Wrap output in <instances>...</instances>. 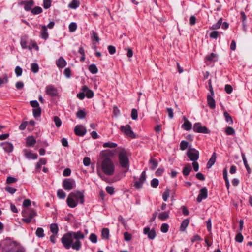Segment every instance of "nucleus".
I'll return each instance as SVG.
<instances>
[{
  "mask_svg": "<svg viewBox=\"0 0 252 252\" xmlns=\"http://www.w3.org/2000/svg\"><path fill=\"white\" fill-rule=\"evenodd\" d=\"M101 168L103 172L107 176H112L115 172V165L112 159L102 160Z\"/></svg>",
  "mask_w": 252,
  "mask_h": 252,
  "instance_id": "obj_1",
  "label": "nucleus"
},
{
  "mask_svg": "<svg viewBox=\"0 0 252 252\" xmlns=\"http://www.w3.org/2000/svg\"><path fill=\"white\" fill-rule=\"evenodd\" d=\"M119 162L121 166L123 168L128 169L129 167V161L127 151L122 149L118 155Z\"/></svg>",
  "mask_w": 252,
  "mask_h": 252,
  "instance_id": "obj_2",
  "label": "nucleus"
},
{
  "mask_svg": "<svg viewBox=\"0 0 252 252\" xmlns=\"http://www.w3.org/2000/svg\"><path fill=\"white\" fill-rule=\"evenodd\" d=\"M23 248L19 246L16 242L6 240L3 248V252H19Z\"/></svg>",
  "mask_w": 252,
  "mask_h": 252,
  "instance_id": "obj_3",
  "label": "nucleus"
},
{
  "mask_svg": "<svg viewBox=\"0 0 252 252\" xmlns=\"http://www.w3.org/2000/svg\"><path fill=\"white\" fill-rule=\"evenodd\" d=\"M73 239L76 241L72 245V249L76 251H79L81 247V242L80 240L84 239L85 236L81 231L70 232Z\"/></svg>",
  "mask_w": 252,
  "mask_h": 252,
  "instance_id": "obj_4",
  "label": "nucleus"
},
{
  "mask_svg": "<svg viewBox=\"0 0 252 252\" xmlns=\"http://www.w3.org/2000/svg\"><path fill=\"white\" fill-rule=\"evenodd\" d=\"M61 242L65 249H69L70 247L72 248L73 238L70 232L63 235L61 238Z\"/></svg>",
  "mask_w": 252,
  "mask_h": 252,
  "instance_id": "obj_5",
  "label": "nucleus"
},
{
  "mask_svg": "<svg viewBox=\"0 0 252 252\" xmlns=\"http://www.w3.org/2000/svg\"><path fill=\"white\" fill-rule=\"evenodd\" d=\"M116 154L117 150L116 149H107L102 151L100 153V156L102 158V160L111 159V158L116 155Z\"/></svg>",
  "mask_w": 252,
  "mask_h": 252,
  "instance_id": "obj_6",
  "label": "nucleus"
},
{
  "mask_svg": "<svg viewBox=\"0 0 252 252\" xmlns=\"http://www.w3.org/2000/svg\"><path fill=\"white\" fill-rule=\"evenodd\" d=\"M146 175L145 171H143L140 178L137 180L135 177H134V186L137 189H140L142 188L143 184L146 180Z\"/></svg>",
  "mask_w": 252,
  "mask_h": 252,
  "instance_id": "obj_7",
  "label": "nucleus"
},
{
  "mask_svg": "<svg viewBox=\"0 0 252 252\" xmlns=\"http://www.w3.org/2000/svg\"><path fill=\"white\" fill-rule=\"evenodd\" d=\"M187 155L191 161H195L199 158V153L195 149L189 147Z\"/></svg>",
  "mask_w": 252,
  "mask_h": 252,
  "instance_id": "obj_8",
  "label": "nucleus"
},
{
  "mask_svg": "<svg viewBox=\"0 0 252 252\" xmlns=\"http://www.w3.org/2000/svg\"><path fill=\"white\" fill-rule=\"evenodd\" d=\"M75 182L71 178L65 179L63 182V187L66 190H71L75 187Z\"/></svg>",
  "mask_w": 252,
  "mask_h": 252,
  "instance_id": "obj_9",
  "label": "nucleus"
},
{
  "mask_svg": "<svg viewBox=\"0 0 252 252\" xmlns=\"http://www.w3.org/2000/svg\"><path fill=\"white\" fill-rule=\"evenodd\" d=\"M70 196H72L74 198V199L76 200V202H77V203H79L83 204L84 203L85 200L84 191H76L72 192L70 193Z\"/></svg>",
  "mask_w": 252,
  "mask_h": 252,
  "instance_id": "obj_10",
  "label": "nucleus"
},
{
  "mask_svg": "<svg viewBox=\"0 0 252 252\" xmlns=\"http://www.w3.org/2000/svg\"><path fill=\"white\" fill-rule=\"evenodd\" d=\"M193 130L194 132L204 134H208L210 131L206 127L201 126L200 123H196L194 124Z\"/></svg>",
  "mask_w": 252,
  "mask_h": 252,
  "instance_id": "obj_11",
  "label": "nucleus"
},
{
  "mask_svg": "<svg viewBox=\"0 0 252 252\" xmlns=\"http://www.w3.org/2000/svg\"><path fill=\"white\" fill-rule=\"evenodd\" d=\"M120 129L126 135L130 137L131 138H135L136 135L132 130L130 126L129 125H126V126H122L120 127Z\"/></svg>",
  "mask_w": 252,
  "mask_h": 252,
  "instance_id": "obj_12",
  "label": "nucleus"
},
{
  "mask_svg": "<svg viewBox=\"0 0 252 252\" xmlns=\"http://www.w3.org/2000/svg\"><path fill=\"white\" fill-rule=\"evenodd\" d=\"M46 93L50 96H56L58 94L57 89L53 85H50L46 87Z\"/></svg>",
  "mask_w": 252,
  "mask_h": 252,
  "instance_id": "obj_13",
  "label": "nucleus"
},
{
  "mask_svg": "<svg viewBox=\"0 0 252 252\" xmlns=\"http://www.w3.org/2000/svg\"><path fill=\"white\" fill-rule=\"evenodd\" d=\"M208 196V190L206 187L202 188L199 191V194L197 196V201L201 202L203 199L207 198Z\"/></svg>",
  "mask_w": 252,
  "mask_h": 252,
  "instance_id": "obj_14",
  "label": "nucleus"
},
{
  "mask_svg": "<svg viewBox=\"0 0 252 252\" xmlns=\"http://www.w3.org/2000/svg\"><path fill=\"white\" fill-rule=\"evenodd\" d=\"M75 134L79 136H83L86 133V128L82 125H77L74 128Z\"/></svg>",
  "mask_w": 252,
  "mask_h": 252,
  "instance_id": "obj_15",
  "label": "nucleus"
},
{
  "mask_svg": "<svg viewBox=\"0 0 252 252\" xmlns=\"http://www.w3.org/2000/svg\"><path fill=\"white\" fill-rule=\"evenodd\" d=\"M143 232L148 235V237L150 239H154L156 236L155 230L154 229L150 230V228L148 227L144 228Z\"/></svg>",
  "mask_w": 252,
  "mask_h": 252,
  "instance_id": "obj_16",
  "label": "nucleus"
},
{
  "mask_svg": "<svg viewBox=\"0 0 252 252\" xmlns=\"http://www.w3.org/2000/svg\"><path fill=\"white\" fill-rule=\"evenodd\" d=\"M35 215L36 212L33 209H27L22 212L23 217H28L32 219Z\"/></svg>",
  "mask_w": 252,
  "mask_h": 252,
  "instance_id": "obj_17",
  "label": "nucleus"
},
{
  "mask_svg": "<svg viewBox=\"0 0 252 252\" xmlns=\"http://www.w3.org/2000/svg\"><path fill=\"white\" fill-rule=\"evenodd\" d=\"M21 4L24 5V9L26 11H29L32 10V7L33 6L34 2L32 0H24L21 2Z\"/></svg>",
  "mask_w": 252,
  "mask_h": 252,
  "instance_id": "obj_18",
  "label": "nucleus"
},
{
  "mask_svg": "<svg viewBox=\"0 0 252 252\" xmlns=\"http://www.w3.org/2000/svg\"><path fill=\"white\" fill-rule=\"evenodd\" d=\"M23 152L27 158L35 159L37 158L38 156L37 154L32 153L27 149H24Z\"/></svg>",
  "mask_w": 252,
  "mask_h": 252,
  "instance_id": "obj_19",
  "label": "nucleus"
},
{
  "mask_svg": "<svg viewBox=\"0 0 252 252\" xmlns=\"http://www.w3.org/2000/svg\"><path fill=\"white\" fill-rule=\"evenodd\" d=\"M66 203L67 205L70 208H74L77 205V202L74 200V198L69 194L67 199Z\"/></svg>",
  "mask_w": 252,
  "mask_h": 252,
  "instance_id": "obj_20",
  "label": "nucleus"
},
{
  "mask_svg": "<svg viewBox=\"0 0 252 252\" xmlns=\"http://www.w3.org/2000/svg\"><path fill=\"white\" fill-rule=\"evenodd\" d=\"M83 92H85V95L88 98H91L94 96V94L92 90L89 89L87 86H83L82 89Z\"/></svg>",
  "mask_w": 252,
  "mask_h": 252,
  "instance_id": "obj_21",
  "label": "nucleus"
},
{
  "mask_svg": "<svg viewBox=\"0 0 252 252\" xmlns=\"http://www.w3.org/2000/svg\"><path fill=\"white\" fill-rule=\"evenodd\" d=\"M3 147V150L7 153H10L13 151V146L9 142H3L1 144Z\"/></svg>",
  "mask_w": 252,
  "mask_h": 252,
  "instance_id": "obj_22",
  "label": "nucleus"
},
{
  "mask_svg": "<svg viewBox=\"0 0 252 252\" xmlns=\"http://www.w3.org/2000/svg\"><path fill=\"white\" fill-rule=\"evenodd\" d=\"M26 142L27 146L32 147L35 144L36 141L33 136H29L26 138Z\"/></svg>",
  "mask_w": 252,
  "mask_h": 252,
  "instance_id": "obj_23",
  "label": "nucleus"
},
{
  "mask_svg": "<svg viewBox=\"0 0 252 252\" xmlns=\"http://www.w3.org/2000/svg\"><path fill=\"white\" fill-rule=\"evenodd\" d=\"M183 119L184 120V123L182 125V128L188 131L190 130L192 128V125L191 123L188 120L185 116L183 117Z\"/></svg>",
  "mask_w": 252,
  "mask_h": 252,
  "instance_id": "obj_24",
  "label": "nucleus"
},
{
  "mask_svg": "<svg viewBox=\"0 0 252 252\" xmlns=\"http://www.w3.org/2000/svg\"><path fill=\"white\" fill-rule=\"evenodd\" d=\"M217 158L216 153H213L211 158L209 160L207 164V168H210L215 163Z\"/></svg>",
  "mask_w": 252,
  "mask_h": 252,
  "instance_id": "obj_25",
  "label": "nucleus"
},
{
  "mask_svg": "<svg viewBox=\"0 0 252 252\" xmlns=\"http://www.w3.org/2000/svg\"><path fill=\"white\" fill-rule=\"evenodd\" d=\"M207 99L208 106L210 108L214 109L216 107V103L214 99L211 95H207Z\"/></svg>",
  "mask_w": 252,
  "mask_h": 252,
  "instance_id": "obj_26",
  "label": "nucleus"
},
{
  "mask_svg": "<svg viewBox=\"0 0 252 252\" xmlns=\"http://www.w3.org/2000/svg\"><path fill=\"white\" fill-rule=\"evenodd\" d=\"M217 60V55L213 53H211L209 55L207 56L205 59V62L208 61L210 62H215Z\"/></svg>",
  "mask_w": 252,
  "mask_h": 252,
  "instance_id": "obj_27",
  "label": "nucleus"
},
{
  "mask_svg": "<svg viewBox=\"0 0 252 252\" xmlns=\"http://www.w3.org/2000/svg\"><path fill=\"white\" fill-rule=\"evenodd\" d=\"M189 221L190 220L189 219H186L182 221L180 227V230L181 231L184 232L185 231L186 228L189 225Z\"/></svg>",
  "mask_w": 252,
  "mask_h": 252,
  "instance_id": "obj_28",
  "label": "nucleus"
},
{
  "mask_svg": "<svg viewBox=\"0 0 252 252\" xmlns=\"http://www.w3.org/2000/svg\"><path fill=\"white\" fill-rule=\"evenodd\" d=\"M40 36L42 38L45 40H46L48 38L47 27L45 25L42 26Z\"/></svg>",
  "mask_w": 252,
  "mask_h": 252,
  "instance_id": "obj_29",
  "label": "nucleus"
},
{
  "mask_svg": "<svg viewBox=\"0 0 252 252\" xmlns=\"http://www.w3.org/2000/svg\"><path fill=\"white\" fill-rule=\"evenodd\" d=\"M66 62L62 57H60L56 61V65L59 68H63L66 65Z\"/></svg>",
  "mask_w": 252,
  "mask_h": 252,
  "instance_id": "obj_30",
  "label": "nucleus"
},
{
  "mask_svg": "<svg viewBox=\"0 0 252 252\" xmlns=\"http://www.w3.org/2000/svg\"><path fill=\"white\" fill-rule=\"evenodd\" d=\"M159 220H164L169 218V211H165L160 213L158 216Z\"/></svg>",
  "mask_w": 252,
  "mask_h": 252,
  "instance_id": "obj_31",
  "label": "nucleus"
},
{
  "mask_svg": "<svg viewBox=\"0 0 252 252\" xmlns=\"http://www.w3.org/2000/svg\"><path fill=\"white\" fill-rule=\"evenodd\" d=\"M191 171V167L189 164H187L183 169V174L184 176H187Z\"/></svg>",
  "mask_w": 252,
  "mask_h": 252,
  "instance_id": "obj_32",
  "label": "nucleus"
},
{
  "mask_svg": "<svg viewBox=\"0 0 252 252\" xmlns=\"http://www.w3.org/2000/svg\"><path fill=\"white\" fill-rule=\"evenodd\" d=\"M79 1L78 0H72L69 4L68 7L71 9H76L79 7Z\"/></svg>",
  "mask_w": 252,
  "mask_h": 252,
  "instance_id": "obj_33",
  "label": "nucleus"
},
{
  "mask_svg": "<svg viewBox=\"0 0 252 252\" xmlns=\"http://www.w3.org/2000/svg\"><path fill=\"white\" fill-rule=\"evenodd\" d=\"M50 231L53 234H57L59 231V228L57 224L52 223L50 225Z\"/></svg>",
  "mask_w": 252,
  "mask_h": 252,
  "instance_id": "obj_34",
  "label": "nucleus"
},
{
  "mask_svg": "<svg viewBox=\"0 0 252 252\" xmlns=\"http://www.w3.org/2000/svg\"><path fill=\"white\" fill-rule=\"evenodd\" d=\"M101 236L103 239H108L109 238V230L108 228H103L101 232Z\"/></svg>",
  "mask_w": 252,
  "mask_h": 252,
  "instance_id": "obj_35",
  "label": "nucleus"
},
{
  "mask_svg": "<svg viewBox=\"0 0 252 252\" xmlns=\"http://www.w3.org/2000/svg\"><path fill=\"white\" fill-rule=\"evenodd\" d=\"M33 115L35 118L40 116L41 113V109L40 107L34 108L32 110Z\"/></svg>",
  "mask_w": 252,
  "mask_h": 252,
  "instance_id": "obj_36",
  "label": "nucleus"
},
{
  "mask_svg": "<svg viewBox=\"0 0 252 252\" xmlns=\"http://www.w3.org/2000/svg\"><path fill=\"white\" fill-rule=\"evenodd\" d=\"M117 146V144L112 142H105L103 144L104 148H114Z\"/></svg>",
  "mask_w": 252,
  "mask_h": 252,
  "instance_id": "obj_37",
  "label": "nucleus"
},
{
  "mask_svg": "<svg viewBox=\"0 0 252 252\" xmlns=\"http://www.w3.org/2000/svg\"><path fill=\"white\" fill-rule=\"evenodd\" d=\"M224 116L225 117V121L227 123H229L230 124H233V119L231 116L229 114V113L225 111L224 112Z\"/></svg>",
  "mask_w": 252,
  "mask_h": 252,
  "instance_id": "obj_38",
  "label": "nucleus"
},
{
  "mask_svg": "<svg viewBox=\"0 0 252 252\" xmlns=\"http://www.w3.org/2000/svg\"><path fill=\"white\" fill-rule=\"evenodd\" d=\"M222 22V19L220 18L216 24H214L212 26L211 29L213 30H216L219 29L221 26Z\"/></svg>",
  "mask_w": 252,
  "mask_h": 252,
  "instance_id": "obj_39",
  "label": "nucleus"
},
{
  "mask_svg": "<svg viewBox=\"0 0 252 252\" xmlns=\"http://www.w3.org/2000/svg\"><path fill=\"white\" fill-rule=\"evenodd\" d=\"M89 70L92 74H96L98 72V69L94 64H92L89 66Z\"/></svg>",
  "mask_w": 252,
  "mask_h": 252,
  "instance_id": "obj_40",
  "label": "nucleus"
},
{
  "mask_svg": "<svg viewBox=\"0 0 252 252\" xmlns=\"http://www.w3.org/2000/svg\"><path fill=\"white\" fill-rule=\"evenodd\" d=\"M31 11L33 14L37 15L42 12V9L39 6H36L32 9Z\"/></svg>",
  "mask_w": 252,
  "mask_h": 252,
  "instance_id": "obj_41",
  "label": "nucleus"
},
{
  "mask_svg": "<svg viewBox=\"0 0 252 252\" xmlns=\"http://www.w3.org/2000/svg\"><path fill=\"white\" fill-rule=\"evenodd\" d=\"M39 66L37 63H34L31 64V71L34 73H36L38 72Z\"/></svg>",
  "mask_w": 252,
  "mask_h": 252,
  "instance_id": "obj_42",
  "label": "nucleus"
},
{
  "mask_svg": "<svg viewBox=\"0 0 252 252\" xmlns=\"http://www.w3.org/2000/svg\"><path fill=\"white\" fill-rule=\"evenodd\" d=\"M36 235L39 238L44 236V230L42 228L38 227L36 231Z\"/></svg>",
  "mask_w": 252,
  "mask_h": 252,
  "instance_id": "obj_43",
  "label": "nucleus"
},
{
  "mask_svg": "<svg viewBox=\"0 0 252 252\" xmlns=\"http://www.w3.org/2000/svg\"><path fill=\"white\" fill-rule=\"evenodd\" d=\"M225 132L226 135H232L234 134L235 130L232 127L228 126L225 128Z\"/></svg>",
  "mask_w": 252,
  "mask_h": 252,
  "instance_id": "obj_44",
  "label": "nucleus"
},
{
  "mask_svg": "<svg viewBox=\"0 0 252 252\" xmlns=\"http://www.w3.org/2000/svg\"><path fill=\"white\" fill-rule=\"evenodd\" d=\"M149 163L152 165V166L151 168L152 170H154L158 166V163L157 160L152 158L150 159Z\"/></svg>",
  "mask_w": 252,
  "mask_h": 252,
  "instance_id": "obj_45",
  "label": "nucleus"
},
{
  "mask_svg": "<svg viewBox=\"0 0 252 252\" xmlns=\"http://www.w3.org/2000/svg\"><path fill=\"white\" fill-rule=\"evenodd\" d=\"M76 116L79 119H84L86 117L85 112L82 110H79L76 113Z\"/></svg>",
  "mask_w": 252,
  "mask_h": 252,
  "instance_id": "obj_46",
  "label": "nucleus"
},
{
  "mask_svg": "<svg viewBox=\"0 0 252 252\" xmlns=\"http://www.w3.org/2000/svg\"><path fill=\"white\" fill-rule=\"evenodd\" d=\"M189 145V143L185 140H183L181 142L180 145V148L181 150H185L186 149Z\"/></svg>",
  "mask_w": 252,
  "mask_h": 252,
  "instance_id": "obj_47",
  "label": "nucleus"
},
{
  "mask_svg": "<svg viewBox=\"0 0 252 252\" xmlns=\"http://www.w3.org/2000/svg\"><path fill=\"white\" fill-rule=\"evenodd\" d=\"M57 196L60 199H63L65 198L66 194L62 189H59L57 191Z\"/></svg>",
  "mask_w": 252,
  "mask_h": 252,
  "instance_id": "obj_48",
  "label": "nucleus"
},
{
  "mask_svg": "<svg viewBox=\"0 0 252 252\" xmlns=\"http://www.w3.org/2000/svg\"><path fill=\"white\" fill-rule=\"evenodd\" d=\"M170 190L169 189H166L162 195V198L164 201H166L169 196Z\"/></svg>",
  "mask_w": 252,
  "mask_h": 252,
  "instance_id": "obj_49",
  "label": "nucleus"
},
{
  "mask_svg": "<svg viewBox=\"0 0 252 252\" xmlns=\"http://www.w3.org/2000/svg\"><path fill=\"white\" fill-rule=\"evenodd\" d=\"M53 120L55 123L56 126L57 127H59L62 124V121L60 118L58 116H54L53 117Z\"/></svg>",
  "mask_w": 252,
  "mask_h": 252,
  "instance_id": "obj_50",
  "label": "nucleus"
},
{
  "mask_svg": "<svg viewBox=\"0 0 252 252\" xmlns=\"http://www.w3.org/2000/svg\"><path fill=\"white\" fill-rule=\"evenodd\" d=\"M91 38L93 41L94 40L96 42H97V43H98L99 42L100 39L98 37V35L97 33L94 31L92 32V34Z\"/></svg>",
  "mask_w": 252,
  "mask_h": 252,
  "instance_id": "obj_51",
  "label": "nucleus"
},
{
  "mask_svg": "<svg viewBox=\"0 0 252 252\" xmlns=\"http://www.w3.org/2000/svg\"><path fill=\"white\" fill-rule=\"evenodd\" d=\"M89 239L93 243H96L97 242V237L94 233L90 234Z\"/></svg>",
  "mask_w": 252,
  "mask_h": 252,
  "instance_id": "obj_52",
  "label": "nucleus"
},
{
  "mask_svg": "<svg viewBox=\"0 0 252 252\" xmlns=\"http://www.w3.org/2000/svg\"><path fill=\"white\" fill-rule=\"evenodd\" d=\"M169 229V225L167 223H163L161 225L160 230L163 233H166L168 232Z\"/></svg>",
  "mask_w": 252,
  "mask_h": 252,
  "instance_id": "obj_53",
  "label": "nucleus"
},
{
  "mask_svg": "<svg viewBox=\"0 0 252 252\" xmlns=\"http://www.w3.org/2000/svg\"><path fill=\"white\" fill-rule=\"evenodd\" d=\"M159 184V181L157 178H154L151 182V186L153 188H157Z\"/></svg>",
  "mask_w": 252,
  "mask_h": 252,
  "instance_id": "obj_54",
  "label": "nucleus"
},
{
  "mask_svg": "<svg viewBox=\"0 0 252 252\" xmlns=\"http://www.w3.org/2000/svg\"><path fill=\"white\" fill-rule=\"evenodd\" d=\"M5 189L6 191L9 192V193L13 194L16 191V189L11 187L10 186H7L5 187Z\"/></svg>",
  "mask_w": 252,
  "mask_h": 252,
  "instance_id": "obj_55",
  "label": "nucleus"
},
{
  "mask_svg": "<svg viewBox=\"0 0 252 252\" xmlns=\"http://www.w3.org/2000/svg\"><path fill=\"white\" fill-rule=\"evenodd\" d=\"M131 117L133 120H137L138 118V113L136 109H132L131 111Z\"/></svg>",
  "mask_w": 252,
  "mask_h": 252,
  "instance_id": "obj_56",
  "label": "nucleus"
},
{
  "mask_svg": "<svg viewBox=\"0 0 252 252\" xmlns=\"http://www.w3.org/2000/svg\"><path fill=\"white\" fill-rule=\"evenodd\" d=\"M77 29V25L74 22L71 23L69 25V30L71 32H74Z\"/></svg>",
  "mask_w": 252,
  "mask_h": 252,
  "instance_id": "obj_57",
  "label": "nucleus"
},
{
  "mask_svg": "<svg viewBox=\"0 0 252 252\" xmlns=\"http://www.w3.org/2000/svg\"><path fill=\"white\" fill-rule=\"evenodd\" d=\"M235 240L236 242H238L239 243L242 242V241L243 240V236L241 232L238 233L236 235V236L235 237Z\"/></svg>",
  "mask_w": 252,
  "mask_h": 252,
  "instance_id": "obj_58",
  "label": "nucleus"
},
{
  "mask_svg": "<svg viewBox=\"0 0 252 252\" xmlns=\"http://www.w3.org/2000/svg\"><path fill=\"white\" fill-rule=\"evenodd\" d=\"M51 0H44L43 7L45 9L49 8L51 5Z\"/></svg>",
  "mask_w": 252,
  "mask_h": 252,
  "instance_id": "obj_59",
  "label": "nucleus"
},
{
  "mask_svg": "<svg viewBox=\"0 0 252 252\" xmlns=\"http://www.w3.org/2000/svg\"><path fill=\"white\" fill-rule=\"evenodd\" d=\"M17 181V179L14 177L9 176L7 178L6 183L10 184L16 182Z\"/></svg>",
  "mask_w": 252,
  "mask_h": 252,
  "instance_id": "obj_60",
  "label": "nucleus"
},
{
  "mask_svg": "<svg viewBox=\"0 0 252 252\" xmlns=\"http://www.w3.org/2000/svg\"><path fill=\"white\" fill-rule=\"evenodd\" d=\"M218 36L219 32L217 31H213L210 34V37L213 39H217Z\"/></svg>",
  "mask_w": 252,
  "mask_h": 252,
  "instance_id": "obj_61",
  "label": "nucleus"
},
{
  "mask_svg": "<svg viewBox=\"0 0 252 252\" xmlns=\"http://www.w3.org/2000/svg\"><path fill=\"white\" fill-rule=\"evenodd\" d=\"M8 81V76L6 74H5L3 75V78L1 79L0 78V86L3 84V83H6Z\"/></svg>",
  "mask_w": 252,
  "mask_h": 252,
  "instance_id": "obj_62",
  "label": "nucleus"
},
{
  "mask_svg": "<svg viewBox=\"0 0 252 252\" xmlns=\"http://www.w3.org/2000/svg\"><path fill=\"white\" fill-rule=\"evenodd\" d=\"M124 239L126 241H129L131 239L132 236L128 232H125L124 234Z\"/></svg>",
  "mask_w": 252,
  "mask_h": 252,
  "instance_id": "obj_63",
  "label": "nucleus"
},
{
  "mask_svg": "<svg viewBox=\"0 0 252 252\" xmlns=\"http://www.w3.org/2000/svg\"><path fill=\"white\" fill-rule=\"evenodd\" d=\"M15 71L17 76H20L22 75V69L20 67L18 66H16L15 69Z\"/></svg>",
  "mask_w": 252,
  "mask_h": 252,
  "instance_id": "obj_64",
  "label": "nucleus"
}]
</instances>
